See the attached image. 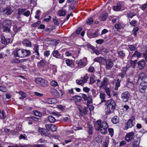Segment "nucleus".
I'll use <instances>...</instances> for the list:
<instances>
[{
	"label": "nucleus",
	"mask_w": 147,
	"mask_h": 147,
	"mask_svg": "<svg viewBox=\"0 0 147 147\" xmlns=\"http://www.w3.org/2000/svg\"><path fill=\"white\" fill-rule=\"evenodd\" d=\"M94 126L96 130H100L102 134H105L107 132L108 125L105 121L102 123L101 120H98L95 123Z\"/></svg>",
	"instance_id": "obj_1"
},
{
	"label": "nucleus",
	"mask_w": 147,
	"mask_h": 147,
	"mask_svg": "<svg viewBox=\"0 0 147 147\" xmlns=\"http://www.w3.org/2000/svg\"><path fill=\"white\" fill-rule=\"evenodd\" d=\"M106 105H107L105 109L106 114L109 115L113 113L116 106L115 101L113 99L109 100L107 101Z\"/></svg>",
	"instance_id": "obj_2"
},
{
	"label": "nucleus",
	"mask_w": 147,
	"mask_h": 147,
	"mask_svg": "<svg viewBox=\"0 0 147 147\" xmlns=\"http://www.w3.org/2000/svg\"><path fill=\"white\" fill-rule=\"evenodd\" d=\"M35 81L36 83L41 87H46L48 85V82L43 79L38 78L35 79Z\"/></svg>",
	"instance_id": "obj_3"
},
{
	"label": "nucleus",
	"mask_w": 147,
	"mask_h": 147,
	"mask_svg": "<svg viewBox=\"0 0 147 147\" xmlns=\"http://www.w3.org/2000/svg\"><path fill=\"white\" fill-rule=\"evenodd\" d=\"M135 118L134 117H131L129 119L125 124L124 129L127 130L128 128H131L135 125V123L134 122Z\"/></svg>",
	"instance_id": "obj_4"
},
{
	"label": "nucleus",
	"mask_w": 147,
	"mask_h": 147,
	"mask_svg": "<svg viewBox=\"0 0 147 147\" xmlns=\"http://www.w3.org/2000/svg\"><path fill=\"white\" fill-rule=\"evenodd\" d=\"M38 131L41 133V134L42 136L49 137H51L53 136L50 134L49 130L45 128L39 127L38 128Z\"/></svg>",
	"instance_id": "obj_5"
},
{
	"label": "nucleus",
	"mask_w": 147,
	"mask_h": 147,
	"mask_svg": "<svg viewBox=\"0 0 147 147\" xmlns=\"http://www.w3.org/2000/svg\"><path fill=\"white\" fill-rule=\"evenodd\" d=\"M130 94L128 91L123 92L121 94V98L122 100L126 102L128 101L130 98Z\"/></svg>",
	"instance_id": "obj_6"
},
{
	"label": "nucleus",
	"mask_w": 147,
	"mask_h": 147,
	"mask_svg": "<svg viewBox=\"0 0 147 147\" xmlns=\"http://www.w3.org/2000/svg\"><path fill=\"white\" fill-rule=\"evenodd\" d=\"M105 67L106 69L111 70L113 65L112 61L110 59H106L105 60Z\"/></svg>",
	"instance_id": "obj_7"
},
{
	"label": "nucleus",
	"mask_w": 147,
	"mask_h": 147,
	"mask_svg": "<svg viewBox=\"0 0 147 147\" xmlns=\"http://www.w3.org/2000/svg\"><path fill=\"white\" fill-rule=\"evenodd\" d=\"M135 137L134 133L131 132L126 134L125 136V140L128 142L134 140Z\"/></svg>",
	"instance_id": "obj_8"
},
{
	"label": "nucleus",
	"mask_w": 147,
	"mask_h": 147,
	"mask_svg": "<svg viewBox=\"0 0 147 147\" xmlns=\"http://www.w3.org/2000/svg\"><path fill=\"white\" fill-rule=\"evenodd\" d=\"M140 91L142 93L145 92L146 89L147 88V82L144 81H142L139 86Z\"/></svg>",
	"instance_id": "obj_9"
},
{
	"label": "nucleus",
	"mask_w": 147,
	"mask_h": 147,
	"mask_svg": "<svg viewBox=\"0 0 147 147\" xmlns=\"http://www.w3.org/2000/svg\"><path fill=\"white\" fill-rule=\"evenodd\" d=\"M22 49H16L13 51L12 54L15 57H22Z\"/></svg>",
	"instance_id": "obj_10"
},
{
	"label": "nucleus",
	"mask_w": 147,
	"mask_h": 147,
	"mask_svg": "<svg viewBox=\"0 0 147 147\" xmlns=\"http://www.w3.org/2000/svg\"><path fill=\"white\" fill-rule=\"evenodd\" d=\"M88 78V77L87 76V75L86 74V75L84 77L83 79L79 80H76V82L78 84L82 85V84L83 83L86 82L87 81V80Z\"/></svg>",
	"instance_id": "obj_11"
},
{
	"label": "nucleus",
	"mask_w": 147,
	"mask_h": 147,
	"mask_svg": "<svg viewBox=\"0 0 147 147\" xmlns=\"http://www.w3.org/2000/svg\"><path fill=\"white\" fill-rule=\"evenodd\" d=\"M141 56V53L137 51H135L132 55L131 58L132 60L137 59Z\"/></svg>",
	"instance_id": "obj_12"
},
{
	"label": "nucleus",
	"mask_w": 147,
	"mask_h": 147,
	"mask_svg": "<svg viewBox=\"0 0 147 147\" xmlns=\"http://www.w3.org/2000/svg\"><path fill=\"white\" fill-rule=\"evenodd\" d=\"M12 24L11 20L6 19L3 21L2 26L11 28Z\"/></svg>",
	"instance_id": "obj_13"
},
{
	"label": "nucleus",
	"mask_w": 147,
	"mask_h": 147,
	"mask_svg": "<svg viewBox=\"0 0 147 147\" xmlns=\"http://www.w3.org/2000/svg\"><path fill=\"white\" fill-rule=\"evenodd\" d=\"M13 11L11 8L9 7H7L3 11L4 13L8 16L11 15Z\"/></svg>",
	"instance_id": "obj_14"
},
{
	"label": "nucleus",
	"mask_w": 147,
	"mask_h": 147,
	"mask_svg": "<svg viewBox=\"0 0 147 147\" xmlns=\"http://www.w3.org/2000/svg\"><path fill=\"white\" fill-rule=\"evenodd\" d=\"M19 30L20 28H19L17 27L16 26H13V32H10V36L12 37H13L16 34Z\"/></svg>",
	"instance_id": "obj_15"
},
{
	"label": "nucleus",
	"mask_w": 147,
	"mask_h": 147,
	"mask_svg": "<svg viewBox=\"0 0 147 147\" xmlns=\"http://www.w3.org/2000/svg\"><path fill=\"white\" fill-rule=\"evenodd\" d=\"M139 68L141 70L144 69L145 66V63L144 60H142L138 63Z\"/></svg>",
	"instance_id": "obj_16"
},
{
	"label": "nucleus",
	"mask_w": 147,
	"mask_h": 147,
	"mask_svg": "<svg viewBox=\"0 0 147 147\" xmlns=\"http://www.w3.org/2000/svg\"><path fill=\"white\" fill-rule=\"evenodd\" d=\"M127 70V67H123L121 71V72L119 74L118 76L120 77L121 78H123L125 76Z\"/></svg>",
	"instance_id": "obj_17"
},
{
	"label": "nucleus",
	"mask_w": 147,
	"mask_h": 147,
	"mask_svg": "<svg viewBox=\"0 0 147 147\" xmlns=\"http://www.w3.org/2000/svg\"><path fill=\"white\" fill-rule=\"evenodd\" d=\"M23 45L26 47H31L32 46L31 43L29 40L26 39L22 41Z\"/></svg>",
	"instance_id": "obj_18"
},
{
	"label": "nucleus",
	"mask_w": 147,
	"mask_h": 147,
	"mask_svg": "<svg viewBox=\"0 0 147 147\" xmlns=\"http://www.w3.org/2000/svg\"><path fill=\"white\" fill-rule=\"evenodd\" d=\"M1 42L3 44H6L10 42L9 38H5L4 36H1Z\"/></svg>",
	"instance_id": "obj_19"
},
{
	"label": "nucleus",
	"mask_w": 147,
	"mask_h": 147,
	"mask_svg": "<svg viewBox=\"0 0 147 147\" xmlns=\"http://www.w3.org/2000/svg\"><path fill=\"white\" fill-rule=\"evenodd\" d=\"M50 91L51 94L55 97H58L59 96V93L58 91L54 89H51Z\"/></svg>",
	"instance_id": "obj_20"
},
{
	"label": "nucleus",
	"mask_w": 147,
	"mask_h": 147,
	"mask_svg": "<svg viewBox=\"0 0 147 147\" xmlns=\"http://www.w3.org/2000/svg\"><path fill=\"white\" fill-rule=\"evenodd\" d=\"M23 51L22 57H24L26 56H28L30 55V52L29 50H24L22 49Z\"/></svg>",
	"instance_id": "obj_21"
},
{
	"label": "nucleus",
	"mask_w": 147,
	"mask_h": 147,
	"mask_svg": "<svg viewBox=\"0 0 147 147\" xmlns=\"http://www.w3.org/2000/svg\"><path fill=\"white\" fill-rule=\"evenodd\" d=\"M2 28L3 32L9 33L10 35L9 36H10V32H11L10 27L2 26Z\"/></svg>",
	"instance_id": "obj_22"
},
{
	"label": "nucleus",
	"mask_w": 147,
	"mask_h": 147,
	"mask_svg": "<svg viewBox=\"0 0 147 147\" xmlns=\"http://www.w3.org/2000/svg\"><path fill=\"white\" fill-rule=\"evenodd\" d=\"M146 77V75L144 73H141L139 75L137 82H139L140 80L141 81L142 80L144 79Z\"/></svg>",
	"instance_id": "obj_23"
},
{
	"label": "nucleus",
	"mask_w": 147,
	"mask_h": 147,
	"mask_svg": "<svg viewBox=\"0 0 147 147\" xmlns=\"http://www.w3.org/2000/svg\"><path fill=\"white\" fill-rule=\"evenodd\" d=\"M121 7V4L119 3H117V6L113 7V9L114 10L116 11H120Z\"/></svg>",
	"instance_id": "obj_24"
},
{
	"label": "nucleus",
	"mask_w": 147,
	"mask_h": 147,
	"mask_svg": "<svg viewBox=\"0 0 147 147\" xmlns=\"http://www.w3.org/2000/svg\"><path fill=\"white\" fill-rule=\"evenodd\" d=\"M107 16L108 14L107 13H105L100 15L99 19L101 21H104L107 18Z\"/></svg>",
	"instance_id": "obj_25"
},
{
	"label": "nucleus",
	"mask_w": 147,
	"mask_h": 147,
	"mask_svg": "<svg viewBox=\"0 0 147 147\" xmlns=\"http://www.w3.org/2000/svg\"><path fill=\"white\" fill-rule=\"evenodd\" d=\"M26 8H19L18 9V14L19 16H20L22 14H24L25 11H26Z\"/></svg>",
	"instance_id": "obj_26"
},
{
	"label": "nucleus",
	"mask_w": 147,
	"mask_h": 147,
	"mask_svg": "<svg viewBox=\"0 0 147 147\" xmlns=\"http://www.w3.org/2000/svg\"><path fill=\"white\" fill-rule=\"evenodd\" d=\"M108 80L106 78H104L103 79L102 81L101 82V84L99 86L100 88L104 87L107 84Z\"/></svg>",
	"instance_id": "obj_27"
},
{
	"label": "nucleus",
	"mask_w": 147,
	"mask_h": 147,
	"mask_svg": "<svg viewBox=\"0 0 147 147\" xmlns=\"http://www.w3.org/2000/svg\"><path fill=\"white\" fill-rule=\"evenodd\" d=\"M120 80H119V79L117 80H114V82L115 83V89L117 90L118 89V87L120 86Z\"/></svg>",
	"instance_id": "obj_28"
},
{
	"label": "nucleus",
	"mask_w": 147,
	"mask_h": 147,
	"mask_svg": "<svg viewBox=\"0 0 147 147\" xmlns=\"http://www.w3.org/2000/svg\"><path fill=\"white\" fill-rule=\"evenodd\" d=\"M52 54L54 57L57 58H60L61 57V55L57 51H53L52 53Z\"/></svg>",
	"instance_id": "obj_29"
},
{
	"label": "nucleus",
	"mask_w": 147,
	"mask_h": 147,
	"mask_svg": "<svg viewBox=\"0 0 147 147\" xmlns=\"http://www.w3.org/2000/svg\"><path fill=\"white\" fill-rule=\"evenodd\" d=\"M88 112V108L86 107H84V108L82 109L80 113L82 115H84L87 114Z\"/></svg>",
	"instance_id": "obj_30"
},
{
	"label": "nucleus",
	"mask_w": 147,
	"mask_h": 147,
	"mask_svg": "<svg viewBox=\"0 0 147 147\" xmlns=\"http://www.w3.org/2000/svg\"><path fill=\"white\" fill-rule=\"evenodd\" d=\"M92 98V96H89L88 97L87 99L86 100L87 101V106H89L90 104L92 103L93 100Z\"/></svg>",
	"instance_id": "obj_31"
},
{
	"label": "nucleus",
	"mask_w": 147,
	"mask_h": 147,
	"mask_svg": "<svg viewBox=\"0 0 147 147\" xmlns=\"http://www.w3.org/2000/svg\"><path fill=\"white\" fill-rule=\"evenodd\" d=\"M48 119L49 122L51 123H54L56 120L55 117L51 115L49 116Z\"/></svg>",
	"instance_id": "obj_32"
},
{
	"label": "nucleus",
	"mask_w": 147,
	"mask_h": 147,
	"mask_svg": "<svg viewBox=\"0 0 147 147\" xmlns=\"http://www.w3.org/2000/svg\"><path fill=\"white\" fill-rule=\"evenodd\" d=\"M111 121L114 124H116L119 122V118L117 116H114L111 119Z\"/></svg>",
	"instance_id": "obj_33"
},
{
	"label": "nucleus",
	"mask_w": 147,
	"mask_h": 147,
	"mask_svg": "<svg viewBox=\"0 0 147 147\" xmlns=\"http://www.w3.org/2000/svg\"><path fill=\"white\" fill-rule=\"evenodd\" d=\"M55 100V98H48L45 100V102L49 104H52L54 103L53 102V100Z\"/></svg>",
	"instance_id": "obj_34"
},
{
	"label": "nucleus",
	"mask_w": 147,
	"mask_h": 147,
	"mask_svg": "<svg viewBox=\"0 0 147 147\" xmlns=\"http://www.w3.org/2000/svg\"><path fill=\"white\" fill-rule=\"evenodd\" d=\"M19 94L21 96L19 98L20 99H24L26 97V94L24 92H23L22 91L19 92Z\"/></svg>",
	"instance_id": "obj_35"
},
{
	"label": "nucleus",
	"mask_w": 147,
	"mask_h": 147,
	"mask_svg": "<svg viewBox=\"0 0 147 147\" xmlns=\"http://www.w3.org/2000/svg\"><path fill=\"white\" fill-rule=\"evenodd\" d=\"M58 14L60 16H64L65 14V11L61 9L58 11Z\"/></svg>",
	"instance_id": "obj_36"
},
{
	"label": "nucleus",
	"mask_w": 147,
	"mask_h": 147,
	"mask_svg": "<svg viewBox=\"0 0 147 147\" xmlns=\"http://www.w3.org/2000/svg\"><path fill=\"white\" fill-rule=\"evenodd\" d=\"M118 54L119 57L121 58H123L125 57V53L123 51H121L118 52Z\"/></svg>",
	"instance_id": "obj_37"
},
{
	"label": "nucleus",
	"mask_w": 147,
	"mask_h": 147,
	"mask_svg": "<svg viewBox=\"0 0 147 147\" xmlns=\"http://www.w3.org/2000/svg\"><path fill=\"white\" fill-rule=\"evenodd\" d=\"M90 35L94 38L98 36L99 35V34L98 33V30H97L94 33H90Z\"/></svg>",
	"instance_id": "obj_38"
},
{
	"label": "nucleus",
	"mask_w": 147,
	"mask_h": 147,
	"mask_svg": "<svg viewBox=\"0 0 147 147\" xmlns=\"http://www.w3.org/2000/svg\"><path fill=\"white\" fill-rule=\"evenodd\" d=\"M77 63L78 65L79 66H85L86 64L85 62L82 61L81 59L78 60L77 61Z\"/></svg>",
	"instance_id": "obj_39"
},
{
	"label": "nucleus",
	"mask_w": 147,
	"mask_h": 147,
	"mask_svg": "<svg viewBox=\"0 0 147 147\" xmlns=\"http://www.w3.org/2000/svg\"><path fill=\"white\" fill-rule=\"evenodd\" d=\"M100 98L102 102H105V95L104 94L102 93H100Z\"/></svg>",
	"instance_id": "obj_40"
},
{
	"label": "nucleus",
	"mask_w": 147,
	"mask_h": 147,
	"mask_svg": "<svg viewBox=\"0 0 147 147\" xmlns=\"http://www.w3.org/2000/svg\"><path fill=\"white\" fill-rule=\"evenodd\" d=\"M38 47L39 46L37 45H35L34 46V50L36 53V55H39V53L38 52Z\"/></svg>",
	"instance_id": "obj_41"
},
{
	"label": "nucleus",
	"mask_w": 147,
	"mask_h": 147,
	"mask_svg": "<svg viewBox=\"0 0 147 147\" xmlns=\"http://www.w3.org/2000/svg\"><path fill=\"white\" fill-rule=\"evenodd\" d=\"M137 62V59L133 60L131 59V66L133 67H134L136 64Z\"/></svg>",
	"instance_id": "obj_42"
},
{
	"label": "nucleus",
	"mask_w": 147,
	"mask_h": 147,
	"mask_svg": "<svg viewBox=\"0 0 147 147\" xmlns=\"http://www.w3.org/2000/svg\"><path fill=\"white\" fill-rule=\"evenodd\" d=\"M93 20L91 17H90L88 18L86 21L87 24L89 25H91L93 23Z\"/></svg>",
	"instance_id": "obj_43"
},
{
	"label": "nucleus",
	"mask_w": 147,
	"mask_h": 147,
	"mask_svg": "<svg viewBox=\"0 0 147 147\" xmlns=\"http://www.w3.org/2000/svg\"><path fill=\"white\" fill-rule=\"evenodd\" d=\"M46 61L45 60H42L40 61L38 64V66L40 67H43L46 64Z\"/></svg>",
	"instance_id": "obj_44"
},
{
	"label": "nucleus",
	"mask_w": 147,
	"mask_h": 147,
	"mask_svg": "<svg viewBox=\"0 0 147 147\" xmlns=\"http://www.w3.org/2000/svg\"><path fill=\"white\" fill-rule=\"evenodd\" d=\"M139 142L138 140L135 141L133 142L132 146L133 147H139Z\"/></svg>",
	"instance_id": "obj_45"
},
{
	"label": "nucleus",
	"mask_w": 147,
	"mask_h": 147,
	"mask_svg": "<svg viewBox=\"0 0 147 147\" xmlns=\"http://www.w3.org/2000/svg\"><path fill=\"white\" fill-rule=\"evenodd\" d=\"M90 83L93 84L96 81L95 77L94 76H92L90 79Z\"/></svg>",
	"instance_id": "obj_46"
},
{
	"label": "nucleus",
	"mask_w": 147,
	"mask_h": 147,
	"mask_svg": "<svg viewBox=\"0 0 147 147\" xmlns=\"http://www.w3.org/2000/svg\"><path fill=\"white\" fill-rule=\"evenodd\" d=\"M57 127L54 124H52L50 130L53 131H55L57 130Z\"/></svg>",
	"instance_id": "obj_47"
},
{
	"label": "nucleus",
	"mask_w": 147,
	"mask_h": 147,
	"mask_svg": "<svg viewBox=\"0 0 147 147\" xmlns=\"http://www.w3.org/2000/svg\"><path fill=\"white\" fill-rule=\"evenodd\" d=\"M136 14L134 13L131 12H129V13H127V17L128 18H131L134 16H136Z\"/></svg>",
	"instance_id": "obj_48"
},
{
	"label": "nucleus",
	"mask_w": 147,
	"mask_h": 147,
	"mask_svg": "<svg viewBox=\"0 0 147 147\" xmlns=\"http://www.w3.org/2000/svg\"><path fill=\"white\" fill-rule=\"evenodd\" d=\"M103 58L102 57H97L96 58H95L94 59V61H96L98 62H100L102 60Z\"/></svg>",
	"instance_id": "obj_49"
},
{
	"label": "nucleus",
	"mask_w": 147,
	"mask_h": 147,
	"mask_svg": "<svg viewBox=\"0 0 147 147\" xmlns=\"http://www.w3.org/2000/svg\"><path fill=\"white\" fill-rule=\"evenodd\" d=\"M0 90L3 92H5L7 90V88L5 86H0Z\"/></svg>",
	"instance_id": "obj_50"
},
{
	"label": "nucleus",
	"mask_w": 147,
	"mask_h": 147,
	"mask_svg": "<svg viewBox=\"0 0 147 147\" xmlns=\"http://www.w3.org/2000/svg\"><path fill=\"white\" fill-rule=\"evenodd\" d=\"M128 47L131 51L134 50L136 48L135 46L134 45H128Z\"/></svg>",
	"instance_id": "obj_51"
},
{
	"label": "nucleus",
	"mask_w": 147,
	"mask_h": 147,
	"mask_svg": "<svg viewBox=\"0 0 147 147\" xmlns=\"http://www.w3.org/2000/svg\"><path fill=\"white\" fill-rule=\"evenodd\" d=\"M51 85L54 87H56L58 86V84L57 82L55 80H53L51 82Z\"/></svg>",
	"instance_id": "obj_52"
},
{
	"label": "nucleus",
	"mask_w": 147,
	"mask_h": 147,
	"mask_svg": "<svg viewBox=\"0 0 147 147\" xmlns=\"http://www.w3.org/2000/svg\"><path fill=\"white\" fill-rule=\"evenodd\" d=\"M105 91L106 93L107 94V95L109 97L111 96L110 94V90L109 88H106L105 89Z\"/></svg>",
	"instance_id": "obj_53"
},
{
	"label": "nucleus",
	"mask_w": 147,
	"mask_h": 147,
	"mask_svg": "<svg viewBox=\"0 0 147 147\" xmlns=\"http://www.w3.org/2000/svg\"><path fill=\"white\" fill-rule=\"evenodd\" d=\"M109 131L110 135L112 136L113 135V129L110 128L109 129Z\"/></svg>",
	"instance_id": "obj_54"
},
{
	"label": "nucleus",
	"mask_w": 147,
	"mask_h": 147,
	"mask_svg": "<svg viewBox=\"0 0 147 147\" xmlns=\"http://www.w3.org/2000/svg\"><path fill=\"white\" fill-rule=\"evenodd\" d=\"M65 61L66 63L68 65H70L72 63V61L70 59H67L65 60Z\"/></svg>",
	"instance_id": "obj_55"
},
{
	"label": "nucleus",
	"mask_w": 147,
	"mask_h": 147,
	"mask_svg": "<svg viewBox=\"0 0 147 147\" xmlns=\"http://www.w3.org/2000/svg\"><path fill=\"white\" fill-rule=\"evenodd\" d=\"M136 23L137 21H136L133 20L130 22V24L132 26H135L136 25Z\"/></svg>",
	"instance_id": "obj_56"
},
{
	"label": "nucleus",
	"mask_w": 147,
	"mask_h": 147,
	"mask_svg": "<svg viewBox=\"0 0 147 147\" xmlns=\"http://www.w3.org/2000/svg\"><path fill=\"white\" fill-rule=\"evenodd\" d=\"M91 91L93 97H95L97 95V94L96 93V90L94 89H92L91 90Z\"/></svg>",
	"instance_id": "obj_57"
},
{
	"label": "nucleus",
	"mask_w": 147,
	"mask_h": 147,
	"mask_svg": "<svg viewBox=\"0 0 147 147\" xmlns=\"http://www.w3.org/2000/svg\"><path fill=\"white\" fill-rule=\"evenodd\" d=\"M143 57L145 59V60L147 62V50H146L145 53L143 54Z\"/></svg>",
	"instance_id": "obj_58"
},
{
	"label": "nucleus",
	"mask_w": 147,
	"mask_h": 147,
	"mask_svg": "<svg viewBox=\"0 0 147 147\" xmlns=\"http://www.w3.org/2000/svg\"><path fill=\"white\" fill-rule=\"evenodd\" d=\"M30 14V12L29 11H25L23 15L26 17L28 16Z\"/></svg>",
	"instance_id": "obj_59"
},
{
	"label": "nucleus",
	"mask_w": 147,
	"mask_h": 147,
	"mask_svg": "<svg viewBox=\"0 0 147 147\" xmlns=\"http://www.w3.org/2000/svg\"><path fill=\"white\" fill-rule=\"evenodd\" d=\"M104 42V40L102 39H98L96 40V42L98 44H102Z\"/></svg>",
	"instance_id": "obj_60"
},
{
	"label": "nucleus",
	"mask_w": 147,
	"mask_h": 147,
	"mask_svg": "<svg viewBox=\"0 0 147 147\" xmlns=\"http://www.w3.org/2000/svg\"><path fill=\"white\" fill-rule=\"evenodd\" d=\"M88 133L89 134L91 135L92 133V128L91 126H90L89 127V130Z\"/></svg>",
	"instance_id": "obj_61"
},
{
	"label": "nucleus",
	"mask_w": 147,
	"mask_h": 147,
	"mask_svg": "<svg viewBox=\"0 0 147 147\" xmlns=\"http://www.w3.org/2000/svg\"><path fill=\"white\" fill-rule=\"evenodd\" d=\"M52 124H46L45 127L47 128L46 129L49 130V129H50L51 127V126Z\"/></svg>",
	"instance_id": "obj_62"
},
{
	"label": "nucleus",
	"mask_w": 147,
	"mask_h": 147,
	"mask_svg": "<svg viewBox=\"0 0 147 147\" xmlns=\"http://www.w3.org/2000/svg\"><path fill=\"white\" fill-rule=\"evenodd\" d=\"M147 7V1L146 3L142 5V10H144Z\"/></svg>",
	"instance_id": "obj_63"
},
{
	"label": "nucleus",
	"mask_w": 147,
	"mask_h": 147,
	"mask_svg": "<svg viewBox=\"0 0 147 147\" xmlns=\"http://www.w3.org/2000/svg\"><path fill=\"white\" fill-rule=\"evenodd\" d=\"M14 147H28V145H23L22 146L18 145L17 144H15L14 145Z\"/></svg>",
	"instance_id": "obj_64"
}]
</instances>
